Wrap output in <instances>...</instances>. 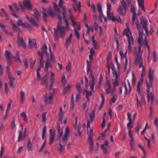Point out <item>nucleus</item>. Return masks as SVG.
I'll use <instances>...</instances> for the list:
<instances>
[{
    "label": "nucleus",
    "instance_id": "nucleus-2",
    "mask_svg": "<svg viewBox=\"0 0 158 158\" xmlns=\"http://www.w3.org/2000/svg\"><path fill=\"white\" fill-rule=\"evenodd\" d=\"M69 128L68 127L65 128V132L63 136L62 139L60 141L59 143L60 145L59 149L60 153H61L64 149V146L66 145L68 140V138L69 136Z\"/></svg>",
    "mask_w": 158,
    "mask_h": 158
},
{
    "label": "nucleus",
    "instance_id": "nucleus-59",
    "mask_svg": "<svg viewBox=\"0 0 158 158\" xmlns=\"http://www.w3.org/2000/svg\"><path fill=\"white\" fill-rule=\"evenodd\" d=\"M73 2L75 3L76 5L77 6L78 9L79 10L81 8V2L79 1L78 3L76 0H73Z\"/></svg>",
    "mask_w": 158,
    "mask_h": 158
},
{
    "label": "nucleus",
    "instance_id": "nucleus-35",
    "mask_svg": "<svg viewBox=\"0 0 158 158\" xmlns=\"http://www.w3.org/2000/svg\"><path fill=\"white\" fill-rule=\"evenodd\" d=\"M32 144L31 142L30 139H28L27 143V149L28 151H31L32 150Z\"/></svg>",
    "mask_w": 158,
    "mask_h": 158
},
{
    "label": "nucleus",
    "instance_id": "nucleus-28",
    "mask_svg": "<svg viewBox=\"0 0 158 158\" xmlns=\"http://www.w3.org/2000/svg\"><path fill=\"white\" fill-rule=\"evenodd\" d=\"M143 30L142 31H139V36L138 39V42L139 44H142L141 41L143 39Z\"/></svg>",
    "mask_w": 158,
    "mask_h": 158
},
{
    "label": "nucleus",
    "instance_id": "nucleus-51",
    "mask_svg": "<svg viewBox=\"0 0 158 158\" xmlns=\"http://www.w3.org/2000/svg\"><path fill=\"white\" fill-rule=\"evenodd\" d=\"M143 43L144 44L146 47H147L148 52L149 51L150 47L148 44V42L147 40L146 37L145 38L143 42Z\"/></svg>",
    "mask_w": 158,
    "mask_h": 158
},
{
    "label": "nucleus",
    "instance_id": "nucleus-29",
    "mask_svg": "<svg viewBox=\"0 0 158 158\" xmlns=\"http://www.w3.org/2000/svg\"><path fill=\"white\" fill-rule=\"evenodd\" d=\"M73 34H71L69 35V37L67 39H66V46L67 47H68L69 45L70 44L72 43V40L71 39V38L73 37Z\"/></svg>",
    "mask_w": 158,
    "mask_h": 158
},
{
    "label": "nucleus",
    "instance_id": "nucleus-22",
    "mask_svg": "<svg viewBox=\"0 0 158 158\" xmlns=\"http://www.w3.org/2000/svg\"><path fill=\"white\" fill-rule=\"evenodd\" d=\"M34 11V13L33 16L36 20L39 21L40 18V15L39 12L36 8L35 9Z\"/></svg>",
    "mask_w": 158,
    "mask_h": 158
},
{
    "label": "nucleus",
    "instance_id": "nucleus-30",
    "mask_svg": "<svg viewBox=\"0 0 158 158\" xmlns=\"http://www.w3.org/2000/svg\"><path fill=\"white\" fill-rule=\"evenodd\" d=\"M64 112L62 107L60 108V111L58 115L59 120L60 121H62L63 118Z\"/></svg>",
    "mask_w": 158,
    "mask_h": 158
},
{
    "label": "nucleus",
    "instance_id": "nucleus-46",
    "mask_svg": "<svg viewBox=\"0 0 158 158\" xmlns=\"http://www.w3.org/2000/svg\"><path fill=\"white\" fill-rule=\"evenodd\" d=\"M19 52L18 51H16V56H14V57L15 58V59L16 61H18L19 62V63H21V61L19 57Z\"/></svg>",
    "mask_w": 158,
    "mask_h": 158
},
{
    "label": "nucleus",
    "instance_id": "nucleus-14",
    "mask_svg": "<svg viewBox=\"0 0 158 158\" xmlns=\"http://www.w3.org/2000/svg\"><path fill=\"white\" fill-rule=\"evenodd\" d=\"M32 42L31 39H29V48H31L33 47L36 48L37 45L35 40V39H32Z\"/></svg>",
    "mask_w": 158,
    "mask_h": 158
},
{
    "label": "nucleus",
    "instance_id": "nucleus-62",
    "mask_svg": "<svg viewBox=\"0 0 158 158\" xmlns=\"http://www.w3.org/2000/svg\"><path fill=\"white\" fill-rule=\"evenodd\" d=\"M62 81L63 84L64 86H65L66 84V80L65 79V77L64 74L63 75V76L62 77Z\"/></svg>",
    "mask_w": 158,
    "mask_h": 158
},
{
    "label": "nucleus",
    "instance_id": "nucleus-11",
    "mask_svg": "<svg viewBox=\"0 0 158 158\" xmlns=\"http://www.w3.org/2000/svg\"><path fill=\"white\" fill-rule=\"evenodd\" d=\"M93 55L90 54L89 56L90 61H87V71L88 73L91 69V62L93 59Z\"/></svg>",
    "mask_w": 158,
    "mask_h": 158
},
{
    "label": "nucleus",
    "instance_id": "nucleus-18",
    "mask_svg": "<svg viewBox=\"0 0 158 158\" xmlns=\"http://www.w3.org/2000/svg\"><path fill=\"white\" fill-rule=\"evenodd\" d=\"M17 43L19 46H22L25 49L26 48V45L23 38L17 39Z\"/></svg>",
    "mask_w": 158,
    "mask_h": 158
},
{
    "label": "nucleus",
    "instance_id": "nucleus-8",
    "mask_svg": "<svg viewBox=\"0 0 158 158\" xmlns=\"http://www.w3.org/2000/svg\"><path fill=\"white\" fill-rule=\"evenodd\" d=\"M23 4L24 10L25 9L28 10H31L32 6L29 0H24L23 1Z\"/></svg>",
    "mask_w": 158,
    "mask_h": 158
},
{
    "label": "nucleus",
    "instance_id": "nucleus-4",
    "mask_svg": "<svg viewBox=\"0 0 158 158\" xmlns=\"http://www.w3.org/2000/svg\"><path fill=\"white\" fill-rule=\"evenodd\" d=\"M91 76L92 78V80L89 81V84L91 91H90L85 90V92L86 93V96L89 97L92 95V92L94 90V75L91 74Z\"/></svg>",
    "mask_w": 158,
    "mask_h": 158
},
{
    "label": "nucleus",
    "instance_id": "nucleus-57",
    "mask_svg": "<svg viewBox=\"0 0 158 158\" xmlns=\"http://www.w3.org/2000/svg\"><path fill=\"white\" fill-rule=\"evenodd\" d=\"M97 7L98 9V10L99 13H102V6L100 2H98L97 5Z\"/></svg>",
    "mask_w": 158,
    "mask_h": 158
},
{
    "label": "nucleus",
    "instance_id": "nucleus-43",
    "mask_svg": "<svg viewBox=\"0 0 158 158\" xmlns=\"http://www.w3.org/2000/svg\"><path fill=\"white\" fill-rule=\"evenodd\" d=\"M20 115L22 117H23V120L27 122V123H28V121L27 118L26 114L25 112H22L20 114Z\"/></svg>",
    "mask_w": 158,
    "mask_h": 158
},
{
    "label": "nucleus",
    "instance_id": "nucleus-56",
    "mask_svg": "<svg viewBox=\"0 0 158 158\" xmlns=\"http://www.w3.org/2000/svg\"><path fill=\"white\" fill-rule=\"evenodd\" d=\"M141 126L139 122H138L137 123V126L136 127V131L138 133L139 130L141 128Z\"/></svg>",
    "mask_w": 158,
    "mask_h": 158
},
{
    "label": "nucleus",
    "instance_id": "nucleus-25",
    "mask_svg": "<svg viewBox=\"0 0 158 158\" xmlns=\"http://www.w3.org/2000/svg\"><path fill=\"white\" fill-rule=\"evenodd\" d=\"M37 53L41 57V59L40 60V65L39 66L43 67L44 66V64L43 62V55L42 53H41L40 52L39 50L37 51Z\"/></svg>",
    "mask_w": 158,
    "mask_h": 158
},
{
    "label": "nucleus",
    "instance_id": "nucleus-9",
    "mask_svg": "<svg viewBox=\"0 0 158 158\" xmlns=\"http://www.w3.org/2000/svg\"><path fill=\"white\" fill-rule=\"evenodd\" d=\"M26 128L25 129L23 134V136H22V131H19V135L18 138V141L19 142H20L21 140H24L26 138Z\"/></svg>",
    "mask_w": 158,
    "mask_h": 158
},
{
    "label": "nucleus",
    "instance_id": "nucleus-19",
    "mask_svg": "<svg viewBox=\"0 0 158 158\" xmlns=\"http://www.w3.org/2000/svg\"><path fill=\"white\" fill-rule=\"evenodd\" d=\"M8 76L10 80L9 83L10 87H14V84L15 82V78L12 76L11 74L10 75L9 74L8 75Z\"/></svg>",
    "mask_w": 158,
    "mask_h": 158
},
{
    "label": "nucleus",
    "instance_id": "nucleus-24",
    "mask_svg": "<svg viewBox=\"0 0 158 158\" xmlns=\"http://www.w3.org/2000/svg\"><path fill=\"white\" fill-rule=\"evenodd\" d=\"M114 76H115L116 78L115 80L113 81V83L114 85V87L118 86L119 85V83L118 81V78L119 75L118 73H116V75H115Z\"/></svg>",
    "mask_w": 158,
    "mask_h": 158
},
{
    "label": "nucleus",
    "instance_id": "nucleus-37",
    "mask_svg": "<svg viewBox=\"0 0 158 158\" xmlns=\"http://www.w3.org/2000/svg\"><path fill=\"white\" fill-rule=\"evenodd\" d=\"M71 85L68 84L67 86L63 89V94H66L69 91L71 88Z\"/></svg>",
    "mask_w": 158,
    "mask_h": 158
},
{
    "label": "nucleus",
    "instance_id": "nucleus-34",
    "mask_svg": "<svg viewBox=\"0 0 158 158\" xmlns=\"http://www.w3.org/2000/svg\"><path fill=\"white\" fill-rule=\"evenodd\" d=\"M138 92V96L141 98V102L142 103H145V98L143 97V95L142 94L141 92V90H137Z\"/></svg>",
    "mask_w": 158,
    "mask_h": 158
},
{
    "label": "nucleus",
    "instance_id": "nucleus-63",
    "mask_svg": "<svg viewBox=\"0 0 158 158\" xmlns=\"http://www.w3.org/2000/svg\"><path fill=\"white\" fill-rule=\"evenodd\" d=\"M36 60L35 59H33L32 58H31L30 59V63L32 67H33V65H34L35 63Z\"/></svg>",
    "mask_w": 158,
    "mask_h": 158
},
{
    "label": "nucleus",
    "instance_id": "nucleus-40",
    "mask_svg": "<svg viewBox=\"0 0 158 158\" xmlns=\"http://www.w3.org/2000/svg\"><path fill=\"white\" fill-rule=\"evenodd\" d=\"M49 50L50 53H51L50 57V62L51 63L55 62V60L54 56L53 54V53L52 52L51 47L50 46Z\"/></svg>",
    "mask_w": 158,
    "mask_h": 158
},
{
    "label": "nucleus",
    "instance_id": "nucleus-10",
    "mask_svg": "<svg viewBox=\"0 0 158 158\" xmlns=\"http://www.w3.org/2000/svg\"><path fill=\"white\" fill-rule=\"evenodd\" d=\"M95 113L94 111H93V113L92 114H90V119L88 120L87 119V129L90 127V123L93 122L94 120V118L95 117Z\"/></svg>",
    "mask_w": 158,
    "mask_h": 158
},
{
    "label": "nucleus",
    "instance_id": "nucleus-12",
    "mask_svg": "<svg viewBox=\"0 0 158 158\" xmlns=\"http://www.w3.org/2000/svg\"><path fill=\"white\" fill-rule=\"evenodd\" d=\"M10 23L12 25V29L13 31L17 32L19 34H21L22 32L21 30L11 20H10Z\"/></svg>",
    "mask_w": 158,
    "mask_h": 158
},
{
    "label": "nucleus",
    "instance_id": "nucleus-39",
    "mask_svg": "<svg viewBox=\"0 0 158 158\" xmlns=\"http://www.w3.org/2000/svg\"><path fill=\"white\" fill-rule=\"evenodd\" d=\"M0 27L2 29V31L5 32V33L6 34H8L9 33L8 31L5 28L6 27V26L5 25H4L2 23H0Z\"/></svg>",
    "mask_w": 158,
    "mask_h": 158
},
{
    "label": "nucleus",
    "instance_id": "nucleus-48",
    "mask_svg": "<svg viewBox=\"0 0 158 158\" xmlns=\"http://www.w3.org/2000/svg\"><path fill=\"white\" fill-rule=\"evenodd\" d=\"M76 88L78 92L81 93V92L80 83L79 82L77 83L76 84Z\"/></svg>",
    "mask_w": 158,
    "mask_h": 158
},
{
    "label": "nucleus",
    "instance_id": "nucleus-60",
    "mask_svg": "<svg viewBox=\"0 0 158 158\" xmlns=\"http://www.w3.org/2000/svg\"><path fill=\"white\" fill-rule=\"evenodd\" d=\"M73 2L75 3L76 5L77 6L78 9L79 10L81 8V2L79 1L78 3L76 0H73Z\"/></svg>",
    "mask_w": 158,
    "mask_h": 158
},
{
    "label": "nucleus",
    "instance_id": "nucleus-6",
    "mask_svg": "<svg viewBox=\"0 0 158 158\" xmlns=\"http://www.w3.org/2000/svg\"><path fill=\"white\" fill-rule=\"evenodd\" d=\"M5 56L7 59L9 65H10L12 63V55L10 51H6L5 52Z\"/></svg>",
    "mask_w": 158,
    "mask_h": 158
},
{
    "label": "nucleus",
    "instance_id": "nucleus-33",
    "mask_svg": "<svg viewBox=\"0 0 158 158\" xmlns=\"http://www.w3.org/2000/svg\"><path fill=\"white\" fill-rule=\"evenodd\" d=\"M9 7L10 8V10L11 11V14L14 17H15L16 18H19V17L18 16H17L16 13H15V12L12 7V6L10 5L9 6Z\"/></svg>",
    "mask_w": 158,
    "mask_h": 158
},
{
    "label": "nucleus",
    "instance_id": "nucleus-27",
    "mask_svg": "<svg viewBox=\"0 0 158 158\" xmlns=\"http://www.w3.org/2000/svg\"><path fill=\"white\" fill-rule=\"evenodd\" d=\"M122 7H123V10L126 11L127 10V4L125 0H123L121 2Z\"/></svg>",
    "mask_w": 158,
    "mask_h": 158
},
{
    "label": "nucleus",
    "instance_id": "nucleus-3",
    "mask_svg": "<svg viewBox=\"0 0 158 158\" xmlns=\"http://www.w3.org/2000/svg\"><path fill=\"white\" fill-rule=\"evenodd\" d=\"M149 82H148L147 81H146V83L147 87V92L148 94L147 95V97L148 99V102H149L150 99H151V103L152 105L154 102V97L152 92H150V88L152 87L153 86V81H149Z\"/></svg>",
    "mask_w": 158,
    "mask_h": 158
},
{
    "label": "nucleus",
    "instance_id": "nucleus-50",
    "mask_svg": "<svg viewBox=\"0 0 158 158\" xmlns=\"http://www.w3.org/2000/svg\"><path fill=\"white\" fill-rule=\"evenodd\" d=\"M81 128V127L80 126H79L78 127H77V131L78 132V134L77 133L75 134V135L76 136L78 135L79 136L81 137V132L80 131V130Z\"/></svg>",
    "mask_w": 158,
    "mask_h": 158
},
{
    "label": "nucleus",
    "instance_id": "nucleus-21",
    "mask_svg": "<svg viewBox=\"0 0 158 158\" xmlns=\"http://www.w3.org/2000/svg\"><path fill=\"white\" fill-rule=\"evenodd\" d=\"M137 2L139 6L141 8L142 10L144 12H145L146 10L144 6V0H137Z\"/></svg>",
    "mask_w": 158,
    "mask_h": 158
},
{
    "label": "nucleus",
    "instance_id": "nucleus-5",
    "mask_svg": "<svg viewBox=\"0 0 158 158\" xmlns=\"http://www.w3.org/2000/svg\"><path fill=\"white\" fill-rule=\"evenodd\" d=\"M142 46V44H139L138 52V53L136 54L135 61H139V62H142V60H143L142 55L143 53V51L141 50V48Z\"/></svg>",
    "mask_w": 158,
    "mask_h": 158
},
{
    "label": "nucleus",
    "instance_id": "nucleus-7",
    "mask_svg": "<svg viewBox=\"0 0 158 158\" xmlns=\"http://www.w3.org/2000/svg\"><path fill=\"white\" fill-rule=\"evenodd\" d=\"M141 22L143 27L144 29L146 34L148 33V29L147 27L148 21L147 20L144 18H142L141 19Z\"/></svg>",
    "mask_w": 158,
    "mask_h": 158
},
{
    "label": "nucleus",
    "instance_id": "nucleus-64",
    "mask_svg": "<svg viewBox=\"0 0 158 158\" xmlns=\"http://www.w3.org/2000/svg\"><path fill=\"white\" fill-rule=\"evenodd\" d=\"M41 84L43 85L44 84L45 85L47 86V87H48V82L47 79H44L42 80L41 82Z\"/></svg>",
    "mask_w": 158,
    "mask_h": 158
},
{
    "label": "nucleus",
    "instance_id": "nucleus-16",
    "mask_svg": "<svg viewBox=\"0 0 158 158\" xmlns=\"http://www.w3.org/2000/svg\"><path fill=\"white\" fill-rule=\"evenodd\" d=\"M126 31V33L125 34L124 33V32H123V34L124 35H126L127 36L128 39V44L130 43V44H133L134 42V40L133 38L132 37V36L131 37L130 36L126 29H125L124 31Z\"/></svg>",
    "mask_w": 158,
    "mask_h": 158
},
{
    "label": "nucleus",
    "instance_id": "nucleus-52",
    "mask_svg": "<svg viewBox=\"0 0 158 158\" xmlns=\"http://www.w3.org/2000/svg\"><path fill=\"white\" fill-rule=\"evenodd\" d=\"M132 121H129V122L127 124V128L129 130H131L133 128Z\"/></svg>",
    "mask_w": 158,
    "mask_h": 158
},
{
    "label": "nucleus",
    "instance_id": "nucleus-55",
    "mask_svg": "<svg viewBox=\"0 0 158 158\" xmlns=\"http://www.w3.org/2000/svg\"><path fill=\"white\" fill-rule=\"evenodd\" d=\"M106 91L107 94H109L111 92L110 85H108V86H106Z\"/></svg>",
    "mask_w": 158,
    "mask_h": 158
},
{
    "label": "nucleus",
    "instance_id": "nucleus-44",
    "mask_svg": "<svg viewBox=\"0 0 158 158\" xmlns=\"http://www.w3.org/2000/svg\"><path fill=\"white\" fill-rule=\"evenodd\" d=\"M131 11L133 13V16H136V10L133 5H132L131 6Z\"/></svg>",
    "mask_w": 158,
    "mask_h": 158
},
{
    "label": "nucleus",
    "instance_id": "nucleus-32",
    "mask_svg": "<svg viewBox=\"0 0 158 158\" xmlns=\"http://www.w3.org/2000/svg\"><path fill=\"white\" fill-rule=\"evenodd\" d=\"M42 14L43 15V17L44 20L45 22H47L48 21V19L47 18L48 17V15L47 14L46 10L44 8H43V11L42 12Z\"/></svg>",
    "mask_w": 158,
    "mask_h": 158
},
{
    "label": "nucleus",
    "instance_id": "nucleus-47",
    "mask_svg": "<svg viewBox=\"0 0 158 158\" xmlns=\"http://www.w3.org/2000/svg\"><path fill=\"white\" fill-rule=\"evenodd\" d=\"M107 15H109L110 11L112 10L111 5L109 2H108L107 4Z\"/></svg>",
    "mask_w": 158,
    "mask_h": 158
},
{
    "label": "nucleus",
    "instance_id": "nucleus-15",
    "mask_svg": "<svg viewBox=\"0 0 158 158\" xmlns=\"http://www.w3.org/2000/svg\"><path fill=\"white\" fill-rule=\"evenodd\" d=\"M109 144L107 140H106L105 141V144H103L101 145V148L103 149V152L105 153L106 154L107 153L108 151L107 149V148L108 147Z\"/></svg>",
    "mask_w": 158,
    "mask_h": 158
},
{
    "label": "nucleus",
    "instance_id": "nucleus-54",
    "mask_svg": "<svg viewBox=\"0 0 158 158\" xmlns=\"http://www.w3.org/2000/svg\"><path fill=\"white\" fill-rule=\"evenodd\" d=\"M22 26L24 27L25 28H27L29 29L31 27V25L27 22L23 23L22 24Z\"/></svg>",
    "mask_w": 158,
    "mask_h": 158
},
{
    "label": "nucleus",
    "instance_id": "nucleus-45",
    "mask_svg": "<svg viewBox=\"0 0 158 158\" xmlns=\"http://www.w3.org/2000/svg\"><path fill=\"white\" fill-rule=\"evenodd\" d=\"M20 96L21 102L23 103L24 100L25 94L24 92L22 90L20 91Z\"/></svg>",
    "mask_w": 158,
    "mask_h": 158
},
{
    "label": "nucleus",
    "instance_id": "nucleus-20",
    "mask_svg": "<svg viewBox=\"0 0 158 158\" xmlns=\"http://www.w3.org/2000/svg\"><path fill=\"white\" fill-rule=\"evenodd\" d=\"M48 49V48L46 44H44V45L41 48V50L42 52H40L42 53L43 55H43L44 54H45L46 56H48L49 55L48 53L47 52V50Z\"/></svg>",
    "mask_w": 158,
    "mask_h": 158
},
{
    "label": "nucleus",
    "instance_id": "nucleus-53",
    "mask_svg": "<svg viewBox=\"0 0 158 158\" xmlns=\"http://www.w3.org/2000/svg\"><path fill=\"white\" fill-rule=\"evenodd\" d=\"M54 137H55L54 135H50V138H49L50 142L49 143V144L50 145H51L52 144V142H53V141H54Z\"/></svg>",
    "mask_w": 158,
    "mask_h": 158
},
{
    "label": "nucleus",
    "instance_id": "nucleus-38",
    "mask_svg": "<svg viewBox=\"0 0 158 158\" xmlns=\"http://www.w3.org/2000/svg\"><path fill=\"white\" fill-rule=\"evenodd\" d=\"M148 76L149 78V81H153V73L152 72L151 69H150L148 73Z\"/></svg>",
    "mask_w": 158,
    "mask_h": 158
},
{
    "label": "nucleus",
    "instance_id": "nucleus-42",
    "mask_svg": "<svg viewBox=\"0 0 158 158\" xmlns=\"http://www.w3.org/2000/svg\"><path fill=\"white\" fill-rule=\"evenodd\" d=\"M108 19L109 20H111L113 22H115L116 21H118V20L114 16H110V13L109 15H107Z\"/></svg>",
    "mask_w": 158,
    "mask_h": 158
},
{
    "label": "nucleus",
    "instance_id": "nucleus-13",
    "mask_svg": "<svg viewBox=\"0 0 158 158\" xmlns=\"http://www.w3.org/2000/svg\"><path fill=\"white\" fill-rule=\"evenodd\" d=\"M57 129L58 131V137L57 139L59 140L61 138V136L63 135V130L61 129L60 126L59 124H58L57 127Z\"/></svg>",
    "mask_w": 158,
    "mask_h": 158
},
{
    "label": "nucleus",
    "instance_id": "nucleus-61",
    "mask_svg": "<svg viewBox=\"0 0 158 158\" xmlns=\"http://www.w3.org/2000/svg\"><path fill=\"white\" fill-rule=\"evenodd\" d=\"M64 3V2L63 0H59V6L62 9H65V6H63V4Z\"/></svg>",
    "mask_w": 158,
    "mask_h": 158
},
{
    "label": "nucleus",
    "instance_id": "nucleus-49",
    "mask_svg": "<svg viewBox=\"0 0 158 158\" xmlns=\"http://www.w3.org/2000/svg\"><path fill=\"white\" fill-rule=\"evenodd\" d=\"M111 69L113 71V74L114 76L115 75H116V73H118L116 70L115 69L114 66L113 64V63H111Z\"/></svg>",
    "mask_w": 158,
    "mask_h": 158
},
{
    "label": "nucleus",
    "instance_id": "nucleus-41",
    "mask_svg": "<svg viewBox=\"0 0 158 158\" xmlns=\"http://www.w3.org/2000/svg\"><path fill=\"white\" fill-rule=\"evenodd\" d=\"M32 24L37 27H39V25L38 23L36 22L35 19L32 17H31V21H30Z\"/></svg>",
    "mask_w": 158,
    "mask_h": 158
},
{
    "label": "nucleus",
    "instance_id": "nucleus-31",
    "mask_svg": "<svg viewBox=\"0 0 158 158\" xmlns=\"http://www.w3.org/2000/svg\"><path fill=\"white\" fill-rule=\"evenodd\" d=\"M48 14L52 18H53L55 15V12L52 8L48 9H47Z\"/></svg>",
    "mask_w": 158,
    "mask_h": 158
},
{
    "label": "nucleus",
    "instance_id": "nucleus-26",
    "mask_svg": "<svg viewBox=\"0 0 158 158\" xmlns=\"http://www.w3.org/2000/svg\"><path fill=\"white\" fill-rule=\"evenodd\" d=\"M51 63H52L50 62V60L49 59L47 60V61L46 63L45 67V71L47 72L48 73V68H52V66L51 64Z\"/></svg>",
    "mask_w": 158,
    "mask_h": 158
},
{
    "label": "nucleus",
    "instance_id": "nucleus-58",
    "mask_svg": "<svg viewBox=\"0 0 158 158\" xmlns=\"http://www.w3.org/2000/svg\"><path fill=\"white\" fill-rule=\"evenodd\" d=\"M47 112H45L43 113L42 114V118L43 122L44 123H45L46 121V115L47 114Z\"/></svg>",
    "mask_w": 158,
    "mask_h": 158
},
{
    "label": "nucleus",
    "instance_id": "nucleus-17",
    "mask_svg": "<svg viewBox=\"0 0 158 158\" xmlns=\"http://www.w3.org/2000/svg\"><path fill=\"white\" fill-rule=\"evenodd\" d=\"M118 14L121 16H124L126 14V11H124L122 9V6L119 5L117 9Z\"/></svg>",
    "mask_w": 158,
    "mask_h": 158
},
{
    "label": "nucleus",
    "instance_id": "nucleus-23",
    "mask_svg": "<svg viewBox=\"0 0 158 158\" xmlns=\"http://www.w3.org/2000/svg\"><path fill=\"white\" fill-rule=\"evenodd\" d=\"M135 64H139V68H141L142 67V72L145 73V69L144 65H143V60H142L141 62H139V61H135Z\"/></svg>",
    "mask_w": 158,
    "mask_h": 158
},
{
    "label": "nucleus",
    "instance_id": "nucleus-36",
    "mask_svg": "<svg viewBox=\"0 0 158 158\" xmlns=\"http://www.w3.org/2000/svg\"><path fill=\"white\" fill-rule=\"evenodd\" d=\"M143 77H141L139 81L138 82L137 85V90H140V85L143 84Z\"/></svg>",
    "mask_w": 158,
    "mask_h": 158
},
{
    "label": "nucleus",
    "instance_id": "nucleus-1",
    "mask_svg": "<svg viewBox=\"0 0 158 158\" xmlns=\"http://www.w3.org/2000/svg\"><path fill=\"white\" fill-rule=\"evenodd\" d=\"M54 40L58 41L60 36L62 38H63L66 34L67 31L66 30L65 27L62 26V24H58L56 27V28L54 29Z\"/></svg>",
    "mask_w": 158,
    "mask_h": 158
}]
</instances>
